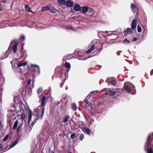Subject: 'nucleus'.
Segmentation results:
<instances>
[{
  "mask_svg": "<svg viewBox=\"0 0 153 153\" xmlns=\"http://www.w3.org/2000/svg\"><path fill=\"white\" fill-rule=\"evenodd\" d=\"M152 146H153V132L149 135L145 144V149L147 153H153Z\"/></svg>",
  "mask_w": 153,
  "mask_h": 153,
  "instance_id": "f257e3e1",
  "label": "nucleus"
},
{
  "mask_svg": "<svg viewBox=\"0 0 153 153\" xmlns=\"http://www.w3.org/2000/svg\"><path fill=\"white\" fill-rule=\"evenodd\" d=\"M45 97H42L41 105L38 107L35 110L36 113L38 114L39 118L41 119H42L43 118L45 110V106L46 105V103L45 102Z\"/></svg>",
  "mask_w": 153,
  "mask_h": 153,
  "instance_id": "f03ea898",
  "label": "nucleus"
},
{
  "mask_svg": "<svg viewBox=\"0 0 153 153\" xmlns=\"http://www.w3.org/2000/svg\"><path fill=\"white\" fill-rule=\"evenodd\" d=\"M123 88L128 93H130L131 91V94L134 95L136 94L135 86L131 83L128 82H125L124 84Z\"/></svg>",
  "mask_w": 153,
  "mask_h": 153,
  "instance_id": "7ed1b4c3",
  "label": "nucleus"
},
{
  "mask_svg": "<svg viewBox=\"0 0 153 153\" xmlns=\"http://www.w3.org/2000/svg\"><path fill=\"white\" fill-rule=\"evenodd\" d=\"M66 75V74L63 73H62L61 74L60 76L61 78V79H63L62 80V82L60 84V86L61 88L62 87L63 85L64 84L66 79H67Z\"/></svg>",
  "mask_w": 153,
  "mask_h": 153,
  "instance_id": "20e7f679",
  "label": "nucleus"
},
{
  "mask_svg": "<svg viewBox=\"0 0 153 153\" xmlns=\"http://www.w3.org/2000/svg\"><path fill=\"white\" fill-rule=\"evenodd\" d=\"M106 81L108 84H111L113 85H116V82L115 79L113 78L108 79Z\"/></svg>",
  "mask_w": 153,
  "mask_h": 153,
  "instance_id": "39448f33",
  "label": "nucleus"
},
{
  "mask_svg": "<svg viewBox=\"0 0 153 153\" xmlns=\"http://www.w3.org/2000/svg\"><path fill=\"white\" fill-rule=\"evenodd\" d=\"M32 67H34L36 68H32V71H34V73H33V75H34L35 74L36 72V71H38V74H39L40 73V68L39 66L38 65H31Z\"/></svg>",
  "mask_w": 153,
  "mask_h": 153,
  "instance_id": "423d86ee",
  "label": "nucleus"
},
{
  "mask_svg": "<svg viewBox=\"0 0 153 153\" xmlns=\"http://www.w3.org/2000/svg\"><path fill=\"white\" fill-rule=\"evenodd\" d=\"M131 8L133 13H135L137 11V7L135 4L133 3H132L131 4Z\"/></svg>",
  "mask_w": 153,
  "mask_h": 153,
  "instance_id": "0eeeda50",
  "label": "nucleus"
},
{
  "mask_svg": "<svg viewBox=\"0 0 153 153\" xmlns=\"http://www.w3.org/2000/svg\"><path fill=\"white\" fill-rule=\"evenodd\" d=\"M58 2L61 7L65 8L66 2L65 0H58Z\"/></svg>",
  "mask_w": 153,
  "mask_h": 153,
  "instance_id": "6e6552de",
  "label": "nucleus"
},
{
  "mask_svg": "<svg viewBox=\"0 0 153 153\" xmlns=\"http://www.w3.org/2000/svg\"><path fill=\"white\" fill-rule=\"evenodd\" d=\"M137 25V20L136 19H134L131 22V27L132 29H134L136 27Z\"/></svg>",
  "mask_w": 153,
  "mask_h": 153,
  "instance_id": "1a4fd4ad",
  "label": "nucleus"
},
{
  "mask_svg": "<svg viewBox=\"0 0 153 153\" xmlns=\"http://www.w3.org/2000/svg\"><path fill=\"white\" fill-rule=\"evenodd\" d=\"M65 4L68 7H71L73 6V2L71 0H68L65 2Z\"/></svg>",
  "mask_w": 153,
  "mask_h": 153,
  "instance_id": "9d476101",
  "label": "nucleus"
},
{
  "mask_svg": "<svg viewBox=\"0 0 153 153\" xmlns=\"http://www.w3.org/2000/svg\"><path fill=\"white\" fill-rule=\"evenodd\" d=\"M116 92L115 91H113L112 90H109L107 91L106 94L107 95L113 96L116 94Z\"/></svg>",
  "mask_w": 153,
  "mask_h": 153,
  "instance_id": "9b49d317",
  "label": "nucleus"
},
{
  "mask_svg": "<svg viewBox=\"0 0 153 153\" xmlns=\"http://www.w3.org/2000/svg\"><path fill=\"white\" fill-rule=\"evenodd\" d=\"M89 7L86 6L82 7V13L85 14L89 10Z\"/></svg>",
  "mask_w": 153,
  "mask_h": 153,
  "instance_id": "f8f14e48",
  "label": "nucleus"
},
{
  "mask_svg": "<svg viewBox=\"0 0 153 153\" xmlns=\"http://www.w3.org/2000/svg\"><path fill=\"white\" fill-rule=\"evenodd\" d=\"M95 46L94 44H92L91 48L89 49L85 53H90L91 51H92L94 49Z\"/></svg>",
  "mask_w": 153,
  "mask_h": 153,
  "instance_id": "ddd939ff",
  "label": "nucleus"
},
{
  "mask_svg": "<svg viewBox=\"0 0 153 153\" xmlns=\"http://www.w3.org/2000/svg\"><path fill=\"white\" fill-rule=\"evenodd\" d=\"M88 12L89 13L90 16L94 15L95 13V11L92 8H89Z\"/></svg>",
  "mask_w": 153,
  "mask_h": 153,
  "instance_id": "4468645a",
  "label": "nucleus"
},
{
  "mask_svg": "<svg viewBox=\"0 0 153 153\" xmlns=\"http://www.w3.org/2000/svg\"><path fill=\"white\" fill-rule=\"evenodd\" d=\"M65 66L67 68V71L68 72L70 70L71 68V64H70L66 62H65Z\"/></svg>",
  "mask_w": 153,
  "mask_h": 153,
  "instance_id": "2eb2a0df",
  "label": "nucleus"
},
{
  "mask_svg": "<svg viewBox=\"0 0 153 153\" xmlns=\"http://www.w3.org/2000/svg\"><path fill=\"white\" fill-rule=\"evenodd\" d=\"M81 7L79 4H76L74 7V10L76 11H79Z\"/></svg>",
  "mask_w": 153,
  "mask_h": 153,
  "instance_id": "dca6fc26",
  "label": "nucleus"
},
{
  "mask_svg": "<svg viewBox=\"0 0 153 153\" xmlns=\"http://www.w3.org/2000/svg\"><path fill=\"white\" fill-rule=\"evenodd\" d=\"M17 45H18V43H16L13 46L12 48H13V52L14 53H16V50H17Z\"/></svg>",
  "mask_w": 153,
  "mask_h": 153,
  "instance_id": "f3484780",
  "label": "nucleus"
},
{
  "mask_svg": "<svg viewBox=\"0 0 153 153\" xmlns=\"http://www.w3.org/2000/svg\"><path fill=\"white\" fill-rule=\"evenodd\" d=\"M21 53V57L22 58L23 57H25V58L27 56V55L26 52H24V51L22 50L20 51Z\"/></svg>",
  "mask_w": 153,
  "mask_h": 153,
  "instance_id": "a211bd4d",
  "label": "nucleus"
},
{
  "mask_svg": "<svg viewBox=\"0 0 153 153\" xmlns=\"http://www.w3.org/2000/svg\"><path fill=\"white\" fill-rule=\"evenodd\" d=\"M85 131L88 134H92L91 130L87 128H84Z\"/></svg>",
  "mask_w": 153,
  "mask_h": 153,
  "instance_id": "6ab92c4d",
  "label": "nucleus"
},
{
  "mask_svg": "<svg viewBox=\"0 0 153 153\" xmlns=\"http://www.w3.org/2000/svg\"><path fill=\"white\" fill-rule=\"evenodd\" d=\"M71 107L72 109L74 111H76L77 108L76 104L74 103L71 104Z\"/></svg>",
  "mask_w": 153,
  "mask_h": 153,
  "instance_id": "aec40b11",
  "label": "nucleus"
},
{
  "mask_svg": "<svg viewBox=\"0 0 153 153\" xmlns=\"http://www.w3.org/2000/svg\"><path fill=\"white\" fill-rule=\"evenodd\" d=\"M124 33H133L132 31L131 30V29L130 28H128L125 29L124 31Z\"/></svg>",
  "mask_w": 153,
  "mask_h": 153,
  "instance_id": "412c9836",
  "label": "nucleus"
},
{
  "mask_svg": "<svg viewBox=\"0 0 153 153\" xmlns=\"http://www.w3.org/2000/svg\"><path fill=\"white\" fill-rule=\"evenodd\" d=\"M70 118V117L68 115L65 116L63 122L64 123H66L68 122V120Z\"/></svg>",
  "mask_w": 153,
  "mask_h": 153,
  "instance_id": "4be33fe9",
  "label": "nucleus"
},
{
  "mask_svg": "<svg viewBox=\"0 0 153 153\" xmlns=\"http://www.w3.org/2000/svg\"><path fill=\"white\" fill-rule=\"evenodd\" d=\"M27 63L25 62H20L18 63L17 64V66L20 67L25 66L26 65Z\"/></svg>",
  "mask_w": 153,
  "mask_h": 153,
  "instance_id": "5701e85b",
  "label": "nucleus"
},
{
  "mask_svg": "<svg viewBox=\"0 0 153 153\" xmlns=\"http://www.w3.org/2000/svg\"><path fill=\"white\" fill-rule=\"evenodd\" d=\"M66 29L67 30H73L75 29V27L72 26H67L66 27Z\"/></svg>",
  "mask_w": 153,
  "mask_h": 153,
  "instance_id": "b1692460",
  "label": "nucleus"
},
{
  "mask_svg": "<svg viewBox=\"0 0 153 153\" xmlns=\"http://www.w3.org/2000/svg\"><path fill=\"white\" fill-rule=\"evenodd\" d=\"M50 9V7L49 6H47L45 7H43L41 9V10L42 11H44L46 10H49Z\"/></svg>",
  "mask_w": 153,
  "mask_h": 153,
  "instance_id": "393cba45",
  "label": "nucleus"
},
{
  "mask_svg": "<svg viewBox=\"0 0 153 153\" xmlns=\"http://www.w3.org/2000/svg\"><path fill=\"white\" fill-rule=\"evenodd\" d=\"M18 143V141H15L11 145H10V146L9 149H10L14 147Z\"/></svg>",
  "mask_w": 153,
  "mask_h": 153,
  "instance_id": "a878e982",
  "label": "nucleus"
},
{
  "mask_svg": "<svg viewBox=\"0 0 153 153\" xmlns=\"http://www.w3.org/2000/svg\"><path fill=\"white\" fill-rule=\"evenodd\" d=\"M18 120H16L15 121V122L14 123L13 126V130L15 129L16 128V127L18 125Z\"/></svg>",
  "mask_w": 153,
  "mask_h": 153,
  "instance_id": "bb28decb",
  "label": "nucleus"
},
{
  "mask_svg": "<svg viewBox=\"0 0 153 153\" xmlns=\"http://www.w3.org/2000/svg\"><path fill=\"white\" fill-rule=\"evenodd\" d=\"M123 43L126 44H128L130 43V41L126 39H125L123 41Z\"/></svg>",
  "mask_w": 153,
  "mask_h": 153,
  "instance_id": "cd10ccee",
  "label": "nucleus"
},
{
  "mask_svg": "<svg viewBox=\"0 0 153 153\" xmlns=\"http://www.w3.org/2000/svg\"><path fill=\"white\" fill-rule=\"evenodd\" d=\"M49 10H50L51 12L52 13H55L56 11V9L53 8H51L50 7V9Z\"/></svg>",
  "mask_w": 153,
  "mask_h": 153,
  "instance_id": "c85d7f7f",
  "label": "nucleus"
},
{
  "mask_svg": "<svg viewBox=\"0 0 153 153\" xmlns=\"http://www.w3.org/2000/svg\"><path fill=\"white\" fill-rule=\"evenodd\" d=\"M25 5V8L26 11L28 12H31V11L29 8L28 7L27 5Z\"/></svg>",
  "mask_w": 153,
  "mask_h": 153,
  "instance_id": "c756f323",
  "label": "nucleus"
},
{
  "mask_svg": "<svg viewBox=\"0 0 153 153\" xmlns=\"http://www.w3.org/2000/svg\"><path fill=\"white\" fill-rule=\"evenodd\" d=\"M42 92V87H40L37 90V93L38 94H40Z\"/></svg>",
  "mask_w": 153,
  "mask_h": 153,
  "instance_id": "7c9ffc66",
  "label": "nucleus"
},
{
  "mask_svg": "<svg viewBox=\"0 0 153 153\" xmlns=\"http://www.w3.org/2000/svg\"><path fill=\"white\" fill-rule=\"evenodd\" d=\"M32 118V114L31 113H30V114L29 115L28 117V124H29L30 121V120Z\"/></svg>",
  "mask_w": 153,
  "mask_h": 153,
  "instance_id": "2f4dec72",
  "label": "nucleus"
},
{
  "mask_svg": "<svg viewBox=\"0 0 153 153\" xmlns=\"http://www.w3.org/2000/svg\"><path fill=\"white\" fill-rule=\"evenodd\" d=\"M70 137L72 139H74L76 137V134L75 133L72 134L71 135Z\"/></svg>",
  "mask_w": 153,
  "mask_h": 153,
  "instance_id": "473e14b6",
  "label": "nucleus"
},
{
  "mask_svg": "<svg viewBox=\"0 0 153 153\" xmlns=\"http://www.w3.org/2000/svg\"><path fill=\"white\" fill-rule=\"evenodd\" d=\"M36 114H37V118H36L35 119V120H34V121H33V123H35L37 122V121L39 119H42L40 118H39V116H38V114L37 113H36Z\"/></svg>",
  "mask_w": 153,
  "mask_h": 153,
  "instance_id": "72a5a7b5",
  "label": "nucleus"
},
{
  "mask_svg": "<svg viewBox=\"0 0 153 153\" xmlns=\"http://www.w3.org/2000/svg\"><path fill=\"white\" fill-rule=\"evenodd\" d=\"M22 125L21 124L19 126V127H18V128L17 129V132L18 133L19 132V131H20V129H22Z\"/></svg>",
  "mask_w": 153,
  "mask_h": 153,
  "instance_id": "f704fd0d",
  "label": "nucleus"
},
{
  "mask_svg": "<svg viewBox=\"0 0 153 153\" xmlns=\"http://www.w3.org/2000/svg\"><path fill=\"white\" fill-rule=\"evenodd\" d=\"M9 137V135L8 134H7L3 139V141H5L7 140Z\"/></svg>",
  "mask_w": 153,
  "mask_h": 153,
  "instance_id": "c9c22d12",
  "label": "nucleus"
},
{
  "mask_svg": "<svg viewBox=\"0 0 153 153\" xmlns=\"http://www.w3.org/2000/svg\"><path fill=\"white\" fill-rule=\"evenodd\" d=\"M25 39V36L24 35H22L20 38V40H22V41H23Z\"/></svg>",
  "mask_w": 153,
  "mask_h": 153,
  "instance_id": "e433bc0d",
  "label": "nucleus"
},
{
  "mask_svg": "<svg viewBox=\"0 0 153 153\" xmlns=\"http://www.w3.org/2000/svg\"><path fill=\"white\" fill-rule=\"evenodd\" d=\"M137 31L138 32H140L141 31V28L140 26L139 25L137 26Z\"/></svg>",
  "mask_w": 153,
  "mask_h": 153,
  "instance_id": "4c0bfd02",
  "label": "nucleus"
},
{
  "mask_svg": "<svg viewBox=\"0 0 153 153\" xmlns=\"http://www.w3.org/2000/svg\"><path fill=\"white\" fill-rule=\"evenodd\" d=\"M85 101L86 103L88 104L89 106L91 105V103L90 102H89L87 99L85 100Z\"/></svg>",
  "mask_w": 153,
  "mask_h": 153,
  "instance_id": "58836bf2",
  "label": "nucleus"
},
{
  "mask_svg": "<svg viewBox=\"0 0 153 153\" xmlns=\"http://www.w3.org/2000/svg\"><path fill=\"white\" fill-rule=\"evenodd\" d=\"M84 134H82L80 136V139L81 141L84 138Z\"/></svg>",
  "mask_w": 153,
  "mask_h": 153,
  "instance_id": "ea45409f",
  "label": "nucleus"
},
{
  "mask_svg": "<svg viewBox=\"0 0 153 153\" xmlns=\"http://www.w3.org/2000/svg\"><path fill=\"white\" fill-rule=\"evenodd\" d=\"M21 117L22 119H24L25 117V115L24 113H22Z\"/></svg>",
  "mask_w": 153,
  "mask_h": 153,
  "instance_id": "a19ab883",
  "label": "nucleus"
},
{
  "mask_svg": "<svg viewBox=\"0 0 153 153\" xmlns=\"http://www.w3.org/2000/svg\"><path fill=\"white\" fill-rule=\"evenodd\" d=\"M103 49V48L102 47L101 48L98 49L97 50V52H99V53L101 52V51Z\"/></svg>",
  "mask_w": 153,
  "mask_h": 153,
  "instance_id": "79ce46f5",
  "label": "nucleus"
},
{
  "mask_svg": "<svg viewBox=\"0 0 153 153\" xmlns=\"http://www.w3.org/2000/svg\"><path fill=\"white\" fill-rule=\"evenodd\" d=\"M94 91H92L89 94L88 96H90V97H91V95H93L94 94Z\"/></svg>",
  "mask_w": 153,
  "mask_h": 153,
  "instance_id": "37998d69",
  "label": "nucleus"
},
{
  "mask_svg": "<svg viewBox=\"0 0 153 153\" xmlns=\"http://www.w3.org/2000/svg\"><path fill=\"white\" fill-rule=\"evenodd\" d=\"M27 83L28 85H30L31 83V81L30 79H28L27 80Z\"/></svg>",
  "mask_w": 153,
  "mask_h": 153,
  "instance_id": "c03bdc74",
  "label": "nucleus"
},
{
  "mask_svg": "<svg viewBox=\"0 0 153 153\" xmlns=\"http://www.w3.org/2000/svg\"><path fill=\"white\" fill-rule=\"evenodd\" d=\"M3 146L2 144H0V150H2L3 148Z\"/></svg>",
  "mask_w": 153,
  "mask_h": 153,
  "instance_id": "a18cd8bd",
  "label": "nucleus"
},
{
  "mask_svg": "<svg viewBox=\"0 0 153 153\" xmlns=\"http://www.w3.org/2000/svg\"><path fill=\"white\" fill-rule=\"evenodd\" d=\"M137 40V37H134L132 40V41L134 42L136 41Z\"/></svg>",
  "mask_w": 153,
  "mask_h": 153,
  "instance_id": "49530a36",
  "label": "nucleus"
},
{
  "mask_svg": "<svg viewBox=\"0 0 153 153\" xmlns=\"http://www.w3.org/2000/svg\"><path fill=\"white\" fill-rule=\"evenodd\" d=\"M153 74V69L150 72V75L152 76Z\"/></svg>",
  "mask_w": 153,
  "mask_h": 153,
  "instance_id": "de8ad7c7",
  "label": "nucleus"
},
{
  "mask_svg": "<svg viewBox=\"0 0 153 153\" xmlns=\"http://www.w3.org/2000/svg\"><path fill=\"white\" fill-rule=\"evenodd\" d=\"M144 32L145 33H146L147 32V30L146 29L145 30H144Z\"/></svg>",
  "mask_w": 153,
  "mask_h": 153,
  "instance_id": "09e8293b",
  "label": "nucleus"
},
{
  "mask_svg": "<svg viewBox=\"0 0 153 153\" xmlns=\"http://www.w3.org/2000/svg\"><path fill=\"white\" fill-rule=\"evenodd\" d=\"M67 59H67L66 58H65L63 59V61H64L65 60H67Z\"/></svg>",
  "mask_w": 153,
  "mask_h": 153,
  "instance_id": "8fccbe9b",
  "label": "nucleus"
},
{
  "mask_svg": "<svg viewBox=\"0 0 153 153\" xmlns=\"http://www.w3.org/2000/svg\"><path fill=\"white\" fill-rule=\"evenodd\" d=\"M89 57H87V58H85L83 59H82V60H86V59H87L88 58H89Z\"/></svg>",
  "mask_w": 153,
  "mask_h": 153,
  "instance_id": "3c124183",
  "label": "nucleus"
},
{
  "mask_svg": "<svg viewBox=\"0 0 153 153\" xmlns=\"http://www.w3.org/2000/svg\"><path fill=\"white\" fill-rule=\"evenodd\" d=\"M51 153H55L53 151H51Z\"/></svg>",
  "mask_w": 153,
  "mask_h": 153,
  "instance_id": "603ef678",
  "label": "nucleus"
},
{
  "mask_svg": "<svg viewBox=\"0 0 153 153\" xmlns=\"http://www.w3.org/2000/svg\"><path fill=\"white\" fill-rule=\"evenodd\" d=\"M112 35V34H109L108 35H107V36H111V35Z\"/></svg>",
  "mask_w": 153,
  "mask_h": 153,
  "instance_id": "864d4df0",
  "label": "nucleus"
},
{
  "mask_svg": "<svg viewBox=\"0 0 153 153\" xmlns=\"http://www.w3.org/2000/svg\"><path fill=\"white\" fill-rule=\"evenodd\" d=\"M62 99L64 100H65L66 99V97H65L64 98H63Z\"/></svg>",
  "mask_w": 153,
  "mask_h": 153,
  "instance_id": "5fc2aeb1",
  "label": "nucleus"
},
{
  "mask_svg": "<svg viewBox=\"0 0 153 153\" xmlns=\"http://www.w3.org/2000/svg\"><path fill=\"white\" fill-rule=\"evenodd\" d=\"M72 54H69V55H68V56H67V57H68V56H70V55H72Z\"/></svg>",
  "mask_w": 153,
  "mask_h": 153,
  "instance_id": "6e6d98bb",
  "label": "nucleus"
},
{
  "mask_svg": "<svg viewBox=\"0 0 153 153\" xmlns=\"http://www.w3.org/2000/svg\"><path fill=\"white\" fill-rule=\"evenodd\" d=\"M2 10V9H1V8L0 7V11H1Z\"/></svg>",
  "mask_w": 153,
  "mask_h": 153,
  "instance_id": "4d7b16f0",
  "label": "nucleus"
},
{
  "mask_svg": "<svg viewBox=\"0 0 153 153\" xmlns=\"http://www.w3.org/2000/svg\"><path fill=\"white\" fill-rule=\"evenodd\" d=\"M1 74V71L0 70V74Z\"/></svg>",
  "mask_w": 153,
  "mask_h": 153,
  "instance_id": "13d9d810",
  "label": "nucleus"
},
{
  "mask_svg": "<svg viewBox=\"0 0 153 153\" xmlns=\"http://www.w3.org/2000/svg\"><path fill=\"white\" fill-rule=\"evenodd\" d=\"M68 153H72L71 152H68Z\"/></svg>",
  "mask_w": 153,
  "mask_h": 153,
  "instance_id": "bf43d9fd",
  "label": "nucleus"
},
{
  "mask_svg": "<svg viewBox=\"0 0 153 153\" xmlns=\"http://www.w3.org/2000/svg\"><path fill=\"white\" fill-rule=\"evenodd\" d=\"M92 57V56H89V58H90V57Z\"/></svg>",
  "mask_w": 153,
  "mask_h": 153,
  "instance_id": "052dcab7",
  "label": "nucleus"
},
{
  "mask_svg": "<svg viewBox=\"0 0 153 153\" xmlns=\"http://www.w3.org/2000/svg\"><path fill=\"white\" fill-rule=\"evenodd\" d=\"M31 153H33V152H32H32H31Z\"/></svg>",
  "mask_w": 153,
  "mask_h": 153,
  "instance_id": "680f3d73",
  "label": "nucleus"
}]
</instances>
